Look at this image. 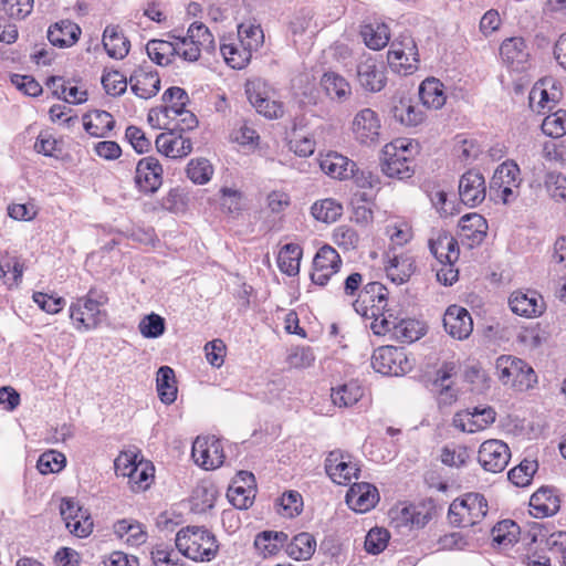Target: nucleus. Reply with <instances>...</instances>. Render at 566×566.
I'll list each match as a JSON object with an SVG mask.
<instances>
[{
  "label": "nucleus",
  "instance_id": "nucleus-59",
  "mask_svg": "<svg viewBox=\"0 0 566 566\" xmlns=\"http://www.w3.org/2000/svg\"><path fill=\"white\" fill-rule=\"evenodd\" d=\"M400 520L406 525H410L415 528H422L431 520V514L424 507L420 509L411 505L401 510Z\"/></svg>",
  "mask_w": 566,
  "mask_h": 566
},
{
  "label": "nucleus",
  "instance_id": "nucleus-40",
  "mask_svg": "<svg viewBox=\"0 0 566 566\" xmlns=\"http://www.w3.org/2000/svg\"><path fill=\"white\" fill-rule=\"evenodd\" d=\"M459 227L468 239L481 242L486 235V220L479 213H468L459 220Z\"/></svg>",
  "mask_w": 566,
  "mask_h": 566
},
{
  "label": "nucleus",
  "instance_id": "nucleus-43",
  "mask_svg": "<svg viewBox=\"0 0 566 566\" xmlns=\"http://www.w3.org/2000/svg\"><path fill=\"white\" fill-rule=\"evenodd\" d=\"M520 168L513 161H504L501 164L493 174L491 179L490 189L506 187V186H520Z\"/></svg>",
  "mask_w": 566,
  "mask_h": 566
},
{
  "label": "nucleus",
  "instance_id": "nucleus-27",
  "mask_svg": "<svg viewBox=\"0 0 566 566\" xmlns=\"http://www.w3.org/2000/svg\"><path fill=\"white\" fill-rule=\"evenodd\" d=\"M319 167L327 176L345 180L353 175L356 164L338 153H328L321 157Z\"/></svg>",
  "mask_w": 566,
  "mask_h": 566
},
{
  "label": "nucleus",
  "instance_id": "nucleus-54",
  "mask_svg": "<svg viewBox=\"0 0 566 566\" xmlns=\"http://www.w3.org/2000/svg\"><path fill=\"white\" fill-rule=\"evenodd\" d=\"M538 469L535 460H523L517 467L509 472V480L516 486H526L531 483L533 475Z\"/></svg>",
  "mask_w": 566,
  "mask_h": 566
},
{
  "label": "nucleus",
  "instance_id": "nucleus-56",
  "mask_svg": "<svg viewBox=\"0 0 566 566\" xmlns=\"http://www.w3.org/2000/svg\"><path fill=\"white\" fill-rule=\"evenodd\" d=\"M544 185L549 197L555 201H566V176L558 171L546 174Z\"/></svg>",
  "mask_w": 566,
  "mask_h": 566
},
{
  "label": "nucleus",
  "instance_id": "nucleus-46",
  "mask_svg": "<svg viewBox=\"0 0 566 566\" xmlns=\"http://www.w3.org/2000/svg\"><path fill=\"white\" fill-rule=\"evenodd\" d=\"M220 52L226 63L235 70L243 69L251 60L252 55L241 46L240 43L235 42H222L220 44Z\"/></svg>",
  "mask_w": 566,
  "mask_h": 566
},
{
  "label": "nucleus",
  "instance_id": "nucleus-9",
  "mask_svg": "<svg viewBox=\"0 0 566 566\" xmlns=\"http://www.w3.org/2000/svg\"><path fill=\"white\" fill-rule=\"evenodd\" d=\"M245 93L250 104L266 118H279L283 115V104L271 99L266 84L260 80L248 82Z\"/></svg>",
  "mask_w": 566,
  "mask_h": 566
},
{
  "label": "nucleus",
  "instance_id": "nucleus-20",
  "mask_svg": "<svg viewBox=\"0 0 566 566\" xmlns=\"http://www.w3.org/2000/svg\"><path fill=\"white\" fill-rule=\"evenodd\" d=\"M60 512L71 533L78 537H85L92 532L91 517L73 500H63Z\"/></svg>",
  "mask_w": 566,
  "mask_h": 566
},
{
  "label": "nucleus",
  "instance_id": "nucleus-48",
  "mask_svg": "<svg viewBox=\"0 0 566 566\" xmlns=\"http://www.w3.org/2000/svg\"><path fill=\"white\" fill-rule=\"evenodd\" d=\"M457 374V366L454 363H446L437 373V378L433 386L440 391L441 399L444 402H451L455 396L452 391L451 377Z\"/></svg>",
  "mask_w": 566,
  "mask_h": 566
},
{
  "label": "nucleus",
  "instance_id": "nucleus-50",
  "mask_svg": "<svg viewBox=\"0 0 566 566\" xmlns=\"http://www.w3.org/2000/svg\"><path fill=\"white\" fill-rule=\"evenodd\" d=\"M518 534L520 526L512 520L501 521L492 528L493 542L503 547L516 543Z\"/></svg>",
  "mask_w": 566,
  "mask_h": 566
},
{
  "label": "nucleus",
  "instance_id": "nucleus-63",
  "mask_svg": "<svg viewBox=\"0 0 566 566\" xmlns=\"http://www.w3.org/2000/svg\"><path fill=\"white\" fill-rule=\"evenodd\" d=\"M138 329L146 338H157L165 333V319L158 314L151 313L140 321Z\"/></svg>",
  "mask_w": 566,
  "mask_h": 566
},
{
  "label": "nucleus",
  "instance_id": "nucleus-64",
  "mask_svg": "<svg viewBox=\"0 0 566 566\" xmlns=\"http://www.w3.org/2000/svg\"><path fill=\"white\" fill-rule=\"evenodd\" d=\"M389 538L390 535L386 528H371L366 535L365 549L370 554H379L387 547Z\"/></svg>",
  "mask_w": 566,
  "mask_h": 566
},
{
  "label": "nucleus",
  "instance_id": "nucleus-15",
  "mask_svg": "<svg viewBox=\"0 0 566 566\" xmlns=\"http://www.w3.org/2000/svg\"><path fill=\"white\" fill-rule=\"evenodd\" d=\"M502 61L511 71L525 72L530 69V51L523 38L506 39L500 46Z\"/></svg>",
  "mask_w": 566,
  "mask_h": 566
},
{
  "label": "nucleus",
  "instance_id": "nucleus-2",
  "mask_svg": "<svg viewBox=\"0 0 566 566\" xmlns=\"http://www.w3.org/2000/svg\"><path fill=\"white\" fill-rule=\"evenodd\" d=\"M108 301L102 290L92 287L88 293L77 298L70 306V316L76 323L77 329H94L106 321L107 313L102 310Z\"/></svg>",
  "mask_w": 566,
  "mask_h": 566
},
{
  "label": "nucleus",
  "instance_id": "nucleus-51",
  "mask_svg": "<svg viewBox=\"0 0 566 566\" xmlns=\"http://www.w3.org/2000/svg\"><path fill=\"white\" fill-rule=\"evenodd\" d=\"M190 43L198 44L205 51L211 53L216 49L213 35L209 31L208 27L201 22H193L190 24L187 31Z\"/></svg>",
  "mask_w": 566,
  "mask_h": 566
},
{
  "label": "nucleus",
  "instance_id": "nucleus-60",
  "mask_svg": "<svg viewBox=\"0 0 566 566\" xmlns=\"http://www.w3.org/2000/svg\"><path fill=\"white\" fill-rule=\"evenodd\" d=\"M65 465V457L54 450L42 453L36 462V468L42 474L61 471Z\"/></svg>",
  "mask_w": 566,
  "mask_h": 566
},
{
  "label": "nucleus",
  "instance_id": "nucleus-38",
  "mask_svg": "<svg viewBox=\"0 0 566 566\" xmlns=\"http://www.w3.org/2000/svg\"><path fill=\"white\" fill-rule=\"evenodd\" d=\"M302 249L298 244L287 243L283 245L277 254V266L281 272L293 276L300 271Z\"/></svg>",
  "mask_w": 566,
  "mask_h": 566
},
{
  "label": "nucleus",
  "instance_id": "nucleus-34",
  "mask_svg": "<svg viewBox=\"0 0 566 566\" xmlns=\"http://www.w3.org/2000/svg\"><path fill=\"white\" fill-rule=\"evenodd\" d=\"M289 535L279 531H264L256 535L254 539L255 548L264 556L275 555L285 546Z\"/></svg>",
  "mask_w": 566,
  "mask_h": 566
},
{
  "label": "nucleus",
  "instance_id": "nucleus-17",
  "mask_svg": "<svg viewBox=\"0 0 566 566\" xmlns=\"http://www.w3.org/2000/svg\"><path fill=\"white\" fill-rule=\"evenodd\" d=\"M135 182L139 190L153 193L163 182V167L159 160L153 156L142 158L135 171Z\"/></svg>",
  "mask_w": 566,
  "mask_h": 566
},
{
  "label": "nucleus",
  "instance_id": "nucleus-14",
  "mask_svg": "<svg viewBox=\"0 0 566 566\" xmlns=\"http://www.w3.org/2000/svg\"><path fill=\"white\" fill-rule=\"evenodd\" d=\"M495 417L496 412L492 407H474L457 412L453 418V424L463 432L474 433L493 423Z\"/></svg>",
  "mask_w": 566,
  "mask_h": 566
},
{
  "label": "nucleus",
  "instance_id": "nucleus-8",
  "mask_svg": "<svg viewBox=\"0 0 566 566\" xmlns=\"http://www.w3.org/2000/svg\"><path fill=\"white\" fill-rule=\"evenodd\" d=\"M418 56L417 45L410 36H405L399 43L394 42L387 54L390 67L405 75L418 69Z\"/></svg>",
  "mask_w": 566,
  "mask_h": 566
},
{
  "label": "nucleus",
  "instance_id": "nucleus-11",
  "mask_svg": "<svg viewBox=\"0 0 566 566\" xmlns=\"http://www.w3.org/2000/svg\"><path fill=\"white\" fill-rule=\"evenodd\" d=\"M388 291L379 282L366 284L353 303L355 311L363 316H375L387 306Z\"/></svg>",
  "mask_w": 566,
  "mask_h": 566
},
{
  "label": "nucleus",
  "instance_id": "nucleus-37",
  "mask_svg": "<svg viewBox=\"0 0 566 566\" xmlns=\"http://www.w3.org/2000/svg\"><path fill=\"white\" fill-rule=\"evenodd\" d=\"M415 261L409 255H396L386 266L388 279L396 284L407 282L415 272Z\"/></svg>",
  "mask_w": 566,
  "mask_h": 566
},
{
  "label": "nucleus",
  "instance_id": "nucleus-32",
  "mask_svg": "<svg viewBox=\"0 0 566 566\" xmlns=\"http://www.w3.org/2000/svg\"><path fill=\"white\" fill-rule=\"evenodd\" d=\"M419 96L423 106L439 109L446 103L443 84L436 77L426 78L419 87Z\"/></svg>",
  "mask_w": 566,
  "mask_h": 566
},
{
  "label": "nucleus",
  "instance_id": "nucleus-3",
  "mask_svg": "<svg viewBox=\"0 0 566 566\" xmlns=\"http://www.w3.org/2000/svg\"><path fill=\"white\" fill-rule=\"evenodd\" d=\"M495 370L503 385H511L518 390L532 388L536 382V374L521 358L502 355L496 358Z\"/></svg>",
  "mask_w": 566,
  "mask_h": 566
},
{
  "label": "nucleus",
  "instance_id": "nucleus-21",
  "mask_svg": "<svg viewBox=\"0 0 566 566\" xmlns=\"http://www.w3.org/2000/svg\"><path fill=\"white\" fill-rule=\"evenodd\" d=\"M443 326L450 336L457 339H465L473 331V321L462 306L451 305L443 316Z\"/></svg>",
  "mask_w": 566,
  "mask_h": 566
},
{
  "label": "nucleus",
  "instance_id": "nucleus-26",
  "mask_svg": "<svg viewBox=\"0 0 566 566\" xmlns=\"http://www.w3.org/2000/svg\"><path fill=\"white\" fill-rule=\"evenodd\" d=\"M530 506L536 518H543L559 511L560 500L552 488L542 486L531 496Z\"/></svg>",
  "mask_w": 566,
  "mask_h": 566
},
{
  "label": "nucleus",
  "instance_id": "nucleus-49",
  "mask_svg": "<svg viewBox=\"0 0 566 566\" xmlns=\"http://www.w3.org/2000/svg\"><path fill=\"white\" fill-rule=\"evenodd\" d=\"M394 117L406 126H417L424 118L423 112L413 106L410 101L400 99L392 108Z\"/></svg>",
  "mask_w": 566,
  "mask_h": 566
},
{
  "label": "nucleus",
  "instance_id": "nucleus-30",
  "mask_svg": "<svg viewBox=\"0 0 566 566\" xmlns=\"http://www.w3.org/2000/svg\"><path fill=\"white\" fill-rule=\"evenodd\" d=\"M319 84L326 95L338 103L346 102L352 95V86L348 81L335 72H325Z\"/></svg>",
  "mask_w": 566,
  "mask_h": 566
},
{
  "label": "nucleus",
  "instance_id": "nucleus-31",
  "mask_svg": "<svg viewBox=\"0 0 566 566\" xmlns=\"http://www.w3.org/2000/svg\"><path fill=\"white\" fill-rule=\"evenodd\" d=\"M316 551V539L313 534L302 532L285 544L286 554L295 560H308Z\"/></svg>",
  "mask_w": 566,
  "mask_h": 566
},
{
  "label": "nucleus",
  "instance_id": "nucleus-58",
  "mask_svg": "<svg viewBox=\"0 0 566 566\" xmlns=\"http://www.w3.org/2000/svg\"><path fill=\"white\" fill-rule=\"evenodd\" d=\"M227 497L234 507L247 510L253 503L254 492L241 484L232 483L228 489Z\"/></svg>",
  "mask_w": 566,
  "mask_h": 566
},
{
  "label": "nucleus",
  "instance_id": "nucleus-42",
  "mask_svg": "<svg viewBox=\"0 0 566 566\" xmlns=\"http://www.w3.org/2000/svg\"><path fill=\"white\" fill-rule=\"evenodd\" d=\"M360 34L365 44L371 50L385 48L390 39L388 27L378 22L363 25Z\"/></svg>",
  "mask_w": 566,
  "mask_h": 566
},
{
  "label": "nucleus",
  "instance_id": "nucleus-44",
  "mask_svg": "<svg viewBox=\"0 0 566 566\" xmlns=\"http://www.w3.org/2000/svg\"><path fill=\"white\" fill-rule=\"evenodd\" d=\"M238 38L241 46L252 55L253 52L258 51L263 42L264 34L260 25L241 23L238 27Z\"/></svg>",
  "mask_w": 566,
  "mask_h": 566
},
{
  "label": "nucleus",
  "instance_id": "nucleus-22",
  "mask_svg": "<svg viewBox=\"0 0 566 566\" xmlns=\"http://www.w3.org/2000/svg\"><path fill=\"white\" fill-rule=\"evenodd\" d=\"M155 145L160 154L174 159L186 157L192 151L191 139L175 129L159 134Z\"/></svg>",
  "mask_w": 566,
  "mask_h": 566
},
{
  "label": "nucleus",
  "instance_id": "nucleus-18",
  "mask_svg": "<svg viewBox=\"0 0 566 566\" xmlns=\"http://www.w3.org/2000/svg\"><path fill=\"white\" fill-rule=\"evenodd\" d=\"M486 195V185L483 175L476 170L464 172L459 181V196L461 201L469 207H475L483 202Z\"/></svg>",
  "mask_w": 566,
  "mask_h": 566
},
{
  "label": "nucleus",
  "instance_id": "nucleus-52",
  "mask_svg": "<svg viewBox=\"0 0 566 566\" xmlns=\"http://www.w3.org/2000/svg\"><path fill=\"white\" fill-rule=\"evenodd\" d=\"M114 532L119 538L127 535L126 542L130 545H140L146 541V533L139 523L127 520L117 521L114 524Z\"/></svg>",
  "mask_w": 566,
  "mask_h": 566
},
{
  "label": "nucleus",
  "instance_id": "nucleus-10",
  "mask_svg": "<svg viewBox=\"0 0 566 566\" xmlns=\"http://www.w3.org/2000/svg\"><path fill=\"white\" fill-rule=\"evenodd\" d=\"M193 461L206 470H213L224 461L223 448L214 437H198L192 443Z\"/></svg>",
  "mask_w": 566,
  "mask_h": 566
},
{
  "label": "nucleus",
  "instance_id": "nucleus-57",
  "mask_svg": "<svg viewBox=\"0 0 566 566\" xmlns=\"http://www.w3.org/2000/svg\"><path fill=\"white\" fill-rule=\"evenodd\" d=\"M188 178L198 185L208 182L213 174L212 166L205 158L192 159L187 166Z\"/></svg>",
  "mask_w": 566,
  "mask_h": 566
},
{
  "label": "nucleus",
  "instance_id": "nucleus-28",
  "mask_svg": "<svg viewBox=\"0 0 566 566\" xmlns=\"http://www.w3.org/2000/svg\"><path fill=\"white\" fill-rule=\"evenodd\" d=\"M102 42L107 55L115 60H123L130 49L129 40L118 25H107Z\"/></svg>",
  "mask_w": 566,
  "mask_h": 566
},
{
  "label": "nucleus",
  "instance_id": "nucleus-16",
  "mask_svg": "<svg viewBox=\"0 0 566 566\" xmlns=\"http://www.w3.org/2000/svg\"><path fill=\"white\" fill-rule=\"evenodd\" d=\"M356 75L360 86L368 92H380L386 84L385 67L370 55L358 62Z\"/></svg>",
  "mask_w": 566,
  "mask_h": 566
},
{
  "label": "nucleus",
  "instance_id": "nucleus-23",
  "mask_svg": "<svg viewBox=\"0 0 566 566\" xmlns=\"http://www.w3.org/2000/svg\"><path fill=\"white\" fill-rule=\"evenodd\" d=\"M513 313L524 317L539 316L545 308L543 297L535 291H515L509 298Z\"/></svg>",
  "mask_w": 566,
  "mask_h": 566
},
{
  "label": "nucleus",
  "instance_id": "nucleus-4",
  "mask_svg": "<svg viewBox=\"0 0 566 566\" xmlns=\"http://www.w3.org/2000/svg\"><path fill=\"white\" fill-rule=\"evenodd\" d=\"M488 513V501L480 493H467L449 506L450 522L459 526H473Z\"/></svg>",
  "mask_w": 566,
  "mask_h": 566
},
{
  "label": "nucleus",
  "instance_id": "nucleus-12",
  "mask_svg": "<svg viewBox=\"0 0 566 566\" xmlns=\"http://www.w3.org/2000/svg\"><path fill=\"white\" fill-rule=\"evenodd\" d=\"M342 259L338 252L331 245L322 247L313 260L311 279L313 283L324 286L331 276L338 272Z\"/></svg>",
  "mask_w": 566,
  "mask_h": 566
},
{
  "label": "nucleus",
  "instance_id": "nucleus-61",
  "mask_svg": "<svg viewBox=\"0 0 566 566\" xmlns=\"http://www.w3.org/2000/svg\"><path fill=\"white\" fill-rule=\"evenodd\" d=\"M333 242L345 251H349L357 248L359 237L354 228L343 224L334 229Z\"/></svg>",
  "mask_w": 566,
  "mask_h": 566
},
{
  "label": "nucleus",
  "instance_id": "nucleus-24",
  "mask_svg": "<svg viewBox=\"0 0 566 566\" xmlns=\"http://www.w3.org/2000/svg\"><path fill=\"white\" fill-rule=\"evenodd\" d=\"M379 493L375 485L366 482L355 483L346 494L348 506L355 512L365 513L375 507Z\"/></svg>",
  "mask_w": 566,
  "mask_h": 566
},
{
  "label": "nucleus",
  "instance_id": "nucleus-1",
  "mask_svg": "<svg viewBox=\"0 0 566 566\" xmlns=\"http://www.w3.org/2000/svg\"><path fill=\"white\" fill-rule=\"evenodd\" d=\"M179 553L195 562H210L219 551L216 536L202 526H186L176 534Z\"/></svg>",
  "mask_w": 566,
  "mask_h": 566
},
{
  "label": "nucleus",
  "instance_id": "nucleus-29",
  "mask_svg": "<svg viewBox=\"0 0 566 566\" xmlns=\"http://www.w3.org/2000/svg\"><path fill=\"white\" fill-rule=\"evenodd\" d=\"M81 35V28L70 21L62 20L54 23L48 30L50 43L59 48H69L75 44Z\"/></svg>",
  "mask_w": 566,
  "mask_h": 566
},
{
  "label": "nucleus",
  "instance_id": "nucleus-25",
  "mask_svg": "<svg viewBox=\"0 0 566 566\" xmlns=\"http://www.w3.org/2000/svg\"><path fill=\"white\" fill-rule=\"evenodd\" d=\"M133 93L144 99L155 96L160 90V78L151 69L138 67L128 78Z\"/></svg>",
  "mask_w": 566,
  "mask_h": 566
},
{
  "label": "nucleus",
  "instance_id": "nucleus-45",
  "mask_svg": "<svg viewBox=\"0 0 566 566\" xmlns=\"http://www.w3.org/2000/svg\"><path fill=\"white\" fill-rule=\"evenodd\" d=\"M424 326L417 319L401 318L391 336L400 343H412L424 334Z\"/></svg>",
  "mask_w": 566,
  "mask_h": 566
},
{
  "label": "nucleus",
  "instance_id": "nucleus-55",
  "mask_svg": "<svg viewBox=\"0 0 566 566\" xmlns=\"http://www.w3.org/2000/svg\"><path fill=\"white\" fill-rule=\"evenodd\" d=\"M369 317L374 318L370 324V328L376 335H385L387 333L391 334L399 321L402 318L396 315L392 310L386 308L379 311L377 315Z\"/></svg>",
  "mask_w": 566,
  "mask_h": 566
},
{
  "label": "nucleus",
  "instance_id": "nucleus-39",
  "mask_svg": "<svg viewBox=\"0 0 566 566\" xmlns=\"http://www.w3.org/2000/svg\"><path fill=\"white\" fill-rule=\"evenodd\" d=\"M177 50L175 43L166 40L153 39L146 45L149 59L161 66L169 65L172 62Z\"/></svg>",
  "mask_w": 566,
  "mask_h": 566
},
{
  "label": "nucleus",
  "instance_id": "nucleus-5",
  "mask_svg": "<svg viewBox=\"0 0 566 566\" xmlns=\"http://www.w3.org/2000/svg\"><path fill=\"white\" fill-rule=\"evenodd\" d=\"M174 98H177V103L166 105L163 109L164 115L171 120H176L174 129L177 133L182 134L184 132L195 129L198 126V119L192 112L185 108L189 102L187 92L178 86L169 87L164 92V102H171Z\"/></svg>",
  "mask_w": 566,
  "mask_h": 566
},
{
  "label": "nucleus",
  "instance_id": "nucleus-47",
  "mask_svg": "<svg viewBox=\"0 0 566 566\" xmlns=\"http://www.w3.org/2000/svg\"><path fill=\"white\" fill-rule=\"evenodd\" d=\"M311 212L316 220L331 223L343 214V206L335 199L327 198L315 202Z\"/></svg>",
  "mask_w": 566,
  "mask_h": 566
},
{
  "label": "nucleus",
  "instance_id": "nucleus-13",
  "mask_svg": "<svg viewBox=\"0 0 566 566\" xmlns=\"http://www.w3.org/2000/svg\"><path fill=\"white\" fill-rule=\"evenodd\" d=\"M510 458V449L501 440H488L480 446L478 459L485 471L502 472L506 468Z\"/></svg>",
  "mask_w": 566,
  "mask_h": 566
},
{
  "label": "nucleus",
  "instance_id": "nucleus-7",
  "mask_svg": "<svg viewBox=\"0 0 566 566\" xmlns=\"http://www.w3.org/2000/svg\"><path fill=\"white\" fill-rule=\"evenodd\" d=\"M380 118L371 108H363L356 113L352 122V133L356 142L364 146H373L380 142Z\"/></svg>",
  "mask_w": 566,
  "mask_h": 566
},
{
  "label": "nucleus",
  "instance_id": "nucleus-41",
  "mask_svg": "<svg viewBox=\"0 0 566 566\" xmlns=\"http://www.w3.org/2000/svg\"><path fill=\"white\" fill-rule=\"evenodd\" d=\"M363 395V388L357 382L350 381L337 388H332L331 398L334 406L347 408L358 402Z\"/></svg>",
  "mask_w": 566,
  "mask_h": 566
},
{
  "label": "nucleus",
  "instance_id": "nucleus-33",
  "mask_svg": "<svg viewBox=\"0 0 566 566\" xmlns=\"http://www.w3.org/2000/svg\"><path fill=\"white\" fill-rule=\"evenodd\" d=\"M382 172L389 178L407 179L413 174L411 160L407 155H382Z\"/></svg>",
  "mask_w": 566,
  "mask_h": 566
},
{
  "label": "nucleus",
  "instance_id": "nucleus-6",
  "mask_svg": "<svg viewBox=\"0 0 566 566\" xmlns=\"http://www.w3.org/2000/svg\"><path fill=\"white\" fill-rule=\"evenodd\" d=\"M375 371L386 376H402L411 370L412 364L403 348L381 346L371 356Z\"/></svg>",
  "mask_w": 566,
  "mask_h": 566
},
{
  "label": "nucleus",
  "instance_id": "nucleus-62",
  "mask_svg": "<svg viewBox=\"0 0 566 566\" xmlns=\"http://www.w3.org/2000/svg\"><path fill=\"white\" fill-rule=\"evenodd\" d=\"M335 465V471L329 475L333 482L346 485L353 478H358L359 468L356 463L352 462L350 455Z\"/></svg>",
  "mask_w": 566,
  "mask_h": 566
},
{
  "label": "nucleus",
  "instance_id": "nucleus-19",
  "mask_svg": "<svg viewBox=\"0 0 566 566\" xmlns=\"http://www.w3.org/2000/svg\"><path fill=\"white\" fill-rule=\"evenodd\" d=\"M431 254L440 263H454L459 259V245L453 235L442 229L432 231L428 241Z\"/></svg>",
  "mask_w": 566,
  "mask_h": 566
},
{
  "label": "nucleus",
  "instance_id": "nucleus-35",
  "mask_svg": "<svg viewBox=\"0 0 566 566\" xmlns=\"http://www.w3.org/2000/svg\"><path fill=\"white\" fill-rule=\"evenodd\" d=\"M156 382L160 401L166 405L172 403L178 391L174 369L169 366H161L157 371Z\"/></svg>",
  "mask_w": 566,
  "mask_h": 566
},
{
  "label": "nucleus",
  "instance_id": "nucleus-53",
  "mask_svg": "<svg viewBox=\"0 0 566 566\" xmlns=\"http://www.w3.org/2000/svg\"><path fill=\"white\" fill-rule=\"evenodd\" d=\"M541 127L543 133L549 137L564 136L566 134V109L558 108L546 115Z\"/></svg>",
  "mask_w": 566,
  "mask_h": 566
},
{
  "label": "nucleus",
  "instance_id": "nucleus-36",
  "mask_svg": "<svg viewBox=\"0 0 566 566\" xmlns=\"http://www.w3.org/2000/svg\"><path fill=\"white\" fill-rule=\"evenodd\" d=\"M83 122L84 129L94 137H104L115 126L112 114L106 111H94L85 115Z\"/></svg>",
  "mask_w": 566,
  "mask_h": 566
}]
</instances>
